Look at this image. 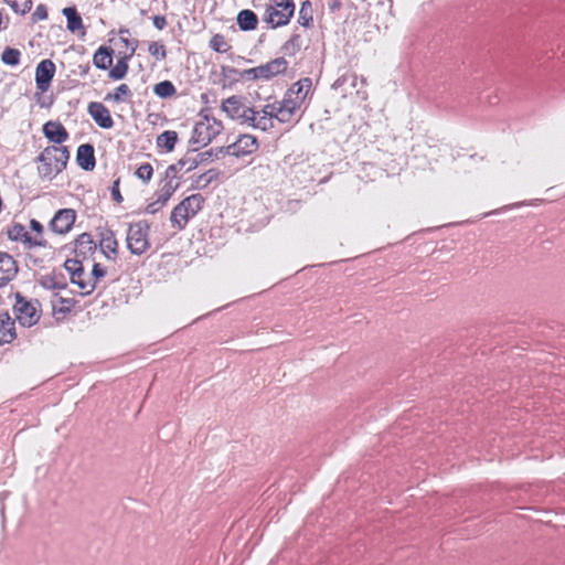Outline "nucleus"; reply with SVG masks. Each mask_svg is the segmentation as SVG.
<instances>
[{"instance_id":"f257e3e1","label":"nucleus","mask_w":565,"mask_h":565,"mask_svg":"<svg viewBox=\"0 0 565 565\" xmlns=\"http://www.w3.org/2000/svg\"><path fill=\"white\" fill-rule=\"evenodd\" d=\"M221 109L231 120L253 129L266 131V128L269 126L266 119L260 118V113H257L254 107L241 96L226 98L222 102Z\"/></svg>"},{"instance_id":"f03ea898","label":"nucleus","mask_w":565,"mask_h":565,"mask_svg":"<svg viewBox=\"0 0 565 565\" xmlns=\"http://www.w3.org/2000/svg\"><path fill=\"white\" fill-rule=\"evenodd\" d=\"M64 267L70 274L72 284L76 285L83 295L92 294L97 282L107 275L109 268L102 263H94L90 271L86 273L81 259H66Z\"/></svg>"},{"instance_id":"7ed1b4c3","label":"nucleus","mask_w":565,"mask_h":565,"mask_svg":"<svg viewBox=\"0 0 565 565\" xmlns=\"http://www.w3.org/2000/svg\"><path fill=\"white\" fill-rule=\"evenodd\" d=\"M204 203V196L199 193L184 198L170 213L171 228L175 232L185 230L189 222L203 209Z\"/></svg>"},{"instance_id":"20e7f679","label":"nucleus","mask_w":565,"mask_h":565,"mask_svg":"<svg viewBox=\"0 0 565 565\" xmlns=\"http://www.w3.org/2000/svg\"><path fill=\"white\" fill-rule=\"evenodd\" d=\"M13 305V312L17 320L23 327H32L36 324L41 318V303L36 299H28L20 292H17Z\"/></svg>"},{"instance_id":"39448f33","label":"nucleus","mask_w":565,"mask_h":565,"mask_svg":"<svg viewBox=\"0 0 565 565\" xmlns=\"http://www.w3.org/2000/svg\"><path fill=\"white\" fill-rule=\"evenodd\" d=\"M150 225L139 221L129 225L127 230V248L134 255H142L150 248Z\"/></svg>"},{"instance_id":"423d86ee","label":"nucleus","mask_w":565,"mask_h":565,"mask_svg":"<svg viewBox=\"0 0 565 565\" xmlns=\"http://www.w3.org/2000/svg\"><path fill=\"white\" fill-rule=\"evenodd\" d=\"M287 70V62L279 57L266 64L244 70L239 73V78L244 81H269L275 76L282 74Z\"/></svg>"},{"instance_id":"0eeeda50","label":"nucleus","mask_w":565,"mask_h":565,"mask_svg":"<svg viewBox=\"0 0 565 565\" xmlns=\"http://www.w3.org/2000/svg\"><path fill=\"white\" fill-rule=\"evenodd\" d=\"M68 153L66 149L47 148L41 157V172L46 175L60 174L66 166Z\"/></svg>"},{"instance_id":"6e6552de","label":"nucleus","mask_w":565,"mask_h":565,"mask_svg":"<svg viewBox=\"0 0 565 565\" xmlns=\"http://www.w3.org/2000/svg\"><path fill=\"white\" fill-rule=\"evenodd\" d=\"M311 83L308 78L300 79L292 84L287 90L284 99L280 102L291 117L305 103L310 90Z\"/></svg>"},{"instance_id":"1a4fd4ad","label":"nucleus","mask_w":565,"mask_h":565,"mask_svg":"<svg viewBox=\"0 0 565 565\" xmlns=\"http://www.w3.org/2000/svg\"><path fill=\"white\" fill-rule=\"evenodd\" d=\"M311 83L308 78L300 79L292 84L287 90L284 99L280 102L291 117L305 103L310 90Z\"/></svg>"},{"instance_id":"9d476101","label":"nucleus","mask_w":565,"mask_h":565,"mask_svg":"<svg viewBox=\"0 0 565 565\" xmlns=\"http://www.w3.org/2000/svg\"><path fill=\"white\" fill-rule=\"evenodd\" d=\"M178 186V183H173V179H160L156 192L150 198L145 211L149 214L157 213L167 204Z\"/></svg>"},{"instance_id":"9b49d317","label":"nucleus","mask_w":565,"mask_h":565,"mask_svg":"<svg viewBox=\"0 0 565 565\" xmlns=\"http://www.w3.org/2000/svg\"><path fill=\"white\" fill-rule=\"evenodd\" d=\"M222 129V124L214 118L204 117L193 128V142L200 147L209 145Z\"/></svg>"},{"instance_id":"f8f14e48","label":"nucleus","mask_w":565,"mask_h":565,"mask_svg":"<svg viewBox=\"0 0 565 565\" xmlns=\"http://www.w3.org/2000/svg\"><path fill=\"white\" fill-rule=\"evenodd\" d=\"M294 13V4L290 0L278 2L275 6H268L265 20L273 28L285 25L289 22Z\"/></svg>"},{"instance_id":"ddd939ff","label":"nucleus","mask_w":565,"mask_h":565,"mask_svg":"<svg viewBox=\"0 0 565 565\" xmlns=\"http://www.w3.org/2000/svg\"><path fill=\"white\" fill-rule=\"evenodd\" d=\"M74 253L75 257L73 259H81L83 264L87 260H92L93 264L97 263L95 258L97 244L89 233H82L75 238Z\"/></svg>"},{"instance_id":"4468645a","label":"nucleus","mask_w":565,"mask_h":565,"mask_svg":"<svg viewBox=\"0 0 565 565\" xmlns=\"http://www.w3.org/2000/svg\"><path fill=\"white\" fill-rule=\"evenodd\" d=\"M76 217L77 215L75 210L61 209L50 221L49 227L55 234L65 235L73 228Z\"/></svg>"},{"instance_id":"2eb2a0df","label":"nucleus","mask_w":565,"mask_h":565,"mask_svg":"<svg viewBox=\"0 0 565 565\" xmlns=\"http://www.w3.org/2000/svg\"><path fill=\"white\" fill-rule=\"evenodd\" d=\"M260 118L268 121L269 126L266 128V131H268L274 128V120H277L280 124H286L289 122L292 117L279 102L265 105L260 111Z\"/></svg>"},{"instance_id":"dca6fc26","label":"nucleus","mask_w":565,"mask_h":565,"mask_svg":"<svg viewBox=\"0 0 565 565\" xmlns=\"http://www.w3.org/2000/svg\"><path fill=\"white\" fill-rule=\"evenodd\" d=\"M99 254L104 255L108 263H116L119 254V243L115 236V233L110 230L102 232L99 244Z\"/></svg>"},{"instance_id":"f3484780","label":"nucleus","mask_w":565,"mask_h":565,"mask_svg":"<svg viewBox=\"0 0 565 565\" xmlns=\"http://www.w3.org/2000/svg\"><path fill=\"white\" fill-rule=\"evenodd\" d=\"M55 74V65L51 60L41 61L34 73L35 84L39 90L46 92Z\"/></svg>"},{"instance_id":"a211bd4d","label":"nucleus","mask_w":565,"mask_h":565,"mask_svg":"<svg viewBox=\"0 0 565 565\" xmlns=\"http://www.w3.org/2000/svg\"><path fill=\"white\" fill-rule=\"evenodd\" d=\"M8 237L11 241L22 243L28 249L44 246V242L40 239L36 241L38 238L33 237V235L26 231L25 226L19 223H14L9 227Z\"/></svg>"},{"instance_id":"6ab92c4d","label":"nucleus","mask_w":565,"mask_h":565,"mask_svg":"<svg viewBox=\"0 0 565 565\" xmlns=\"http://www.w3.org/2000/svg\"><path fill=\"white\" fill-rule=\"evenodd\" d=\"M258 148L257 140L250 135H242L238 139L227 147V153L233 157L252 154Z\"/></svg>"},{"instance_id":"aec40b11","label":"nucleus","mask_w":565,"mask_h":565,"mask_svg":"<svg viewBox=\"0 0 565 565\" xmlns=\"http://www.w3.org/2000/svg\"><path fill=\"white\" fill-rule=\"evenodd\" d=\"M18 275V264L8 253L0 252V288L8 285Z\"/></svg>"},{"instance_id":"412c9836","label":"nucleus","mask_w":565,"mask_h":565,"mask_svg":"<svg viewBox=\"0 0 565 565\" xmlns=\"http://www.w3.org/2000/svg\"><path fill=\"white\" fill-rule=\"evenodd\" d=\"M88 114L95 124L102 129H110L114 121L109 110L98 102H93L87 107Z\"/></svg>"},{"instance_id":"4be33fe9","label":"nucleus","mask_w":565,"mask_h":565,"mask_svg":"<svg viewBox=\"0 0 565 565\" xmlns=\"http://www.w3.org/2000/svg\"><path fill=\"white\" fill-rule=\"evenodd\" d=\"M17 338L15 321L8 312L0 311V344H9Z\"/></svg>"},{"instance_id":"5701e85b","label":"nucleus","mask_w":565,"mask_h":565,"mask_svg":"<svg viewBox=\"0 0 565 565\" xmlns=\"http://www.w3.org/2000/svg\"><path fill=\"white\" fill-rule=\"evenodd\" d=\"M45 138L53 143H62L67 139V131L58 121H47L43 125Z\"/></svg>"},{"instance_id":"b1692460","label":"nucleus","mask_w":565,"mask_h":565,"mask_svg":"<svg viewBox=\"0 0 565 565\" xmlns=\"http://www.w3.org/2000/svg\"><path fill=\"white\" fill-rule=\"evenodd\" d=\"M76 161L83 170L90 171L95 166L93 147L90 145L79 146L76 152Z\"/></svg>"},{"instance_id":"393cba45","label":"nucleus","mask_w":565,"mask_h":565,"mask_svg":"<svg viewBox=\"0 0 565 565\" xmlns=\"http://www.w3.org/2000/svg\"><path fill=\"white\" fill-rule=\"evenodd\" d=\"M113 63V50L100 46L93 55V64L97 70L107 71Z\"/></svg>"},{"instance_id":"a878e982","label":"nucleus","mask_w":565,"mask_h":565,"mask_svg":"<svg viewBox=\"0 0 565 565\" xmlns=\"http://www.w3.org/2000/svg\"><path fill=\"white\" fill-rule=\"evenodd\" d=\"M63 15L67 22V30L72 33L76 31H83V21L78 15L76 9L74 7H67L62 10Z\"/></svg>"},{"instance_id":"bb28decb","label":"nucleus","mask_w":565,"mask_h":565,"mask_svg":"<svg viewBox=\"0 0 565 565\" xmlns=\"http://www.w3.org/2000/svg\"><path fill=\"white\" fill-rule=\"evenodd\" d=\"M237 23L243 31H250L256 28L257 18L254 12L243 10L237 14Z\"/></svg>"},{"instance_id":"cd10ccee","label":"nucleus","mask_w":565,"mask_h":565,"mask_svg":"<svg viewBox=\"0 0 565 565\" xmlns=\"http://www.w3.org/2000/svg\"><path fill=\"white\" fill-rule=\"evenodd\" d=\"M75 306V301L71 298L54 297L52 299V309L57 313H68Z\"/></svg>"},{"instance_id":"c85d7f7f","label":"nucleus","mask_w":565,"mask_h":565,"mask_svg":"<svg viewBox=\"0 0 565 565\" xmlns=\"http://www.w3.org/2000/svg\"><path fill=\"white\" fill-rule=\"evenodd\" d=\"M128 73V57H121L117 61L116 65L109 70V77L119 81L122 79Z\"/></svg>"},{"instance_id":"c756f323","label":"nucleus","mask_w":565,"mask_h":565,"mask_svg":"<svg viewBox=\"0 0 565 565\" xmlns=\"http://www.w3.org/2000/svg\"><path fill=\"white\" fill-rule=\"evenodd\" d=\"M153 93L159 98H169L175 94V87L170 81H162L153 86Z\"/></svg>"},{"instance_id":"7c9ffc66","label":"nucleus","mask_w":565,"mask_h":565,"mask_svg":"<svg viewBox=\"0 0 565 565\" xmlns=\"http://www.w3.org/2000/svg\"><path fill=\"white\" fill-rule=\"evenodd\" d=\"M130 96V89L126 84L119 85L114 93L107 94L105 100L120 103Z\"/></svg>"},{"instance_id":"2f4dec72","label":"nucleus","mask_w":565,"mask_h":565,"mask_svg":"<svg viewBox=\"0 0 565 565\" xmlns=\"http://www.w3.org/2000/svg\"><path fill=\"white\" fill-rule=\"evenodd\" d=\"M299 24L309 28L312 23L311 4L309 1H303L299 9Z\"/></svg>"},{"instance_id":"473e14b6","label":"nucleus","mask_w":565,"mask_h":565,"mask_svg":"<svg viewBox=\"0 0 565 565\" xmlns=\"http://www.w3.org/2000/svg\"><path fill=\"white\" fill-rule=\"evenodd\" d=\"M20 52L12 47H6L1 54V62L8 66H17L20 63Z\"/></svg>"},{"instance_id":"72a5a7b5","label":"nucleus","mask_w":565,"mask_h":565,"mask_svg":"<svg viewBox=\"0 0 565 565\" xmlns=\"http://www.w3.org/2000/svg\"><path fill=\"white\" fill-rule=\"evenodd\" d=\"M14 13L24 14L30 11L31 0H4Z\"/></svg>"},{"instance_id":"f704fd0d","label":"nucleus","mask_w":565,"mask_h":565,"mask_svg":"<svg viewBox=\"0 0 565 565\" xmlns=\"http://www.w3.org/2000/svg\"><path fill=\"white\" fill-rule=\"evenodd\" d=\"M177 141V134L174 131H164L158 137V143L163 146L168 151H171Z\"/></svg>"},{"instance_id":"c9c22d12","label":"nucleus","mask_w":565,"mask_h":565,"mask_svg":"<svg viewBox=\"0 0 565 565\" xmlns=\"http://www.w3.org/2000/svg\"><path fill=\"white\" fill-rule=\"evenodd\" d=\"M30 227L35 233L33 235V237H36L38 239L40 237V241L44 242V246L43 247H47L49 246V242L43 236V232H44L43 225L38 220L32 218L30 221Z\"/></svg>"},{"instance_id":"e433bc0d","label":"nucleus","mask_w":565,"mask_h":565,"mask_svg":"<svg viewBox=\"0 0 565 565\" xmlns=\"http://www.w3.org/2000/svg\"><path fill=\"white\" fill-rule=\"evenodd\" d=\"M148 51L157 61H162L166 57V49L160 43L150 44Z\"/></svg>"},{"instance_id":"4c0bfd02","label":"nucleus","mask_w":565,"mask_h":565,"mask_svg":"<svg viewBox=\"0 0 565 565\" xmlns=\"http://www.w3.org/2000/svg\"><path fill=\"white\" fill-rule=\"evenodd\" d=\"M211 47L216 52H226L227 45L224 42L223 38L220 35H214L210 41Z\"/></svg>"},{"instance_id":"58836bf2","label":"nucleus","mask_w":565,"mask_h":565,"mask_svg":"<svg viewBox=\"0 0 565 565\" xmlns=\"http://www.w3.org/2000/svg\"><path fill=\"white\" fill-rule=\"evenodd\" d=\"M110 195L116 203H121L124 201V198L119 189V179H116L114 181L113 186L110 189Z\"/></svg>"},{"instance_id":"ea45409f","label":"nucleus","mask_w":565,"mask_h":565,"mask_svg":"<svg viewBox=\"0 0 565 565\" xmlns=\"http://www.w3.org/2000/svg\"><path fill=\"white\" fill-rule=\"evenodd\" d=\"M152 173H153V171H152L151 166L147 163V164H142V166H140V167L137 169V171H136L135 175H136V177H151V175H152Z\"/></svg>"},{"instance_id":"a19ab883","label":"nucleus","mask_w":565,"mask_h":565,"mask_svg":"<svg viewBox=\"0 0 565 565\" xmlns=\"http://www.w3.org/2000/svg\"><path fill=\"white\" fill-rule=\"evenodd\" d=\"M33 17L38 20H45L47 18L46 9L43 6H38Z\"/></svg>"},{"instance_id":"79ce46f5","label":"nucleus","mask_w":565,"mask_h":565,"mask_svg":"<svg viewBox=\"0 0 565 565\" xmlns=\"http://www.w3.org/2000/svg\"><path fill=\"white\" fill-rule=\"evenodd\" d=\"M127 33H128V31H127V30H125V31H120V34H121V35H125V34H127ZM120 41H121V42H122L127 47H129V50H130V53H131V54L135 52V44H134V43H130V42L128 41V39H127V38L121 36V38H120Z\"/></svg>"},{"instance_id":"37998d69","label":"nucleus","mask_w":565,"mask_h":565,"mask_svg":"<svg viewBox=\"0 0 565 565\" xmlns=\"http://www.w3.org/2000/svg\"><path fill=\"white\" fill-rule=\"evenodd\" d=\"M563 195H565V191L563 193L551 195L548 198L537 199V200H535V202H540V203L552 202V201H555L557 198L563 196Z\"/></svg>"},{"instance_id":"c03bdc74","label":"nucleus","mask_w":565,"mask_h":565,"mask_svg":"<svg viewBox=\"0 0 565 565\" xmlns=\"http://www.w3.org/2000/svg\"><path fill=\"white\" fill-rule=\"evenodd\" d=\"M154 25L159 29H162L164 25V19L163 18H154Z\"/></svg>"}]
</instances>
